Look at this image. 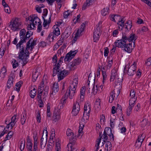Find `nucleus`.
Listing matches in <instances>:
<instances>
[{
	"mask_svg": "<svg viewBox=\"0 0 151 151\" xmlns=\"http://www.w3.org/2000/svg\"><path fill=\"white\" fill-rule=\"evenodd\" d=\"M78 78H74L72 81V85L69 86L68 94L69 95V98L71 99H73L75 93L76 87L78 84Z\"/></svg>",
	"mask_w": 151,
	"mask_h": 151,
	"instance_id": "obj_1",
	"label": "nucleus"
},
{
	"mask_svg": "<svg viewBox=\"0 0 151 151\" xmlns=\"http://www.w3.org/2000/svg\"><path fill=\"white\" fill-rule=\"evenodd\" d=\"M19 19L18 18H16L9 23V26L14 31H18L20 29V26L21 24V22H19Z\"/></svg>",
	"mask_w": 151,
	"mask_h": 151,
	"instance_id": "obj_2",
	"label": "nucleus"
},
{
	"mask_svg": "<svg viewBox=\"0 0 151 151\" xmlns=\"http://www.w3.org/2000/svg\"><path fill=\"white\" fill-rule=\"evenodd\" d=\"M122 38L121 39L116 40L115 42V43L116 44L118 43L117 47H124V45H126L127 41H129L128 37L124 32H122Z\"/></svg>",
	"mask_w": 151,
	"mask_h": 151,
	"instance_id": "obj_3",
	"label": "nucleus"
},
{
	"mask_svg": "<svg viewBox=\"0 0 151 151\" xmlns=\"http://www.w3.org/2000/svg\"><path fill=\"white\" fill-rule=\"evenodd\" d=\"M137 98H131L129 100V106L127 109V114L128 116H129L132 111V109L135 104V102L137 100Z\"/></svg>",
	"mask_w": 151,
	"mask_h": 151,
	"instance_id": "obj_4",
	"label": "nucleus"
},
{
	"mask_svg": "<svg viewBox=\"0 0 151 151\" xmlns=\"http://www.w3.org/2000/svg\"><path fill=\"white\" fill-rule=\"evenodd\" d=\"M99 24L93 32V40L94 42H96L99 40L101 34L100 32V29L99 27Z\"/></svg>",
	"mask_w": 151,
	"mask_h": 151,
	"instance_id": "obj_5",
	"label": "nucleus"
},
{
	"mask_svg": "<svg viewBox=\"0 0 151 151\" xmlns=\"http://www.w3.org/2000/svg\"><path fill=\"white\" fill-rule=\"evenodd\" d=\"M78 51L77 50L74 51L71 50L70 52L67 53L65 56L64 60L65 62L68 61L70 60L74 57L75 55L77 52Z\"/></svg>",
	"mask_w": 151,
	"mask_h": 151,
	"instance_id": "obj_6",
	"label": "nucleus"
},
{
	"mask_svg": "<svg viewBox=\"0 0 151 151\" xmlns=\"http://www.w3.org/2000/svg\"><path fill=\"white\" fill-rule=\"evenodd\" d=\"M80 105L77 101L74 103L72 113L75 116L77 115L80 110Z\"/></svg>",
	"mask_w": 151,
	"mask_h": 151,
	"instance_id": "obj_7",
	"label": "nucleus"
},
{
	"mask_svg": "<svg viewBox=\"0 0 151 151\" xmlns=\"http://www.w3.org/2000/svg\"><path fill=\"white\" fill-rule=\"evenodd\" d=\"M136 65V63L134 62L133 64L128 68L127 72L129 76H132L134 74L135 71H136L137 68Z\"/></svg>",
	"mask_w": 151,
	"mask_h": 151,
	"instance_id": "obj_8",
	"label": "nucleus"
},
{
	"mask_svg": "<svg viewBox=\"0 0 151 151\" xmlns=\"http://www.w3.org/2000/svg\"><path fill=\"white\" fill-rule=\"evenodd\" d=\"M52 91L50 93V95H55L56 93L59 91V86L58 82H55L53 84L52 87Z\"/></svg>",
	"mask_w": 151,
	"mask_h": 151,
	"instance_id": "obj_9",
	"label": "nucleus"
},
{
	"mask_svg": "<svg viewBox=\"0 0 151 151\" xmlns=\"http://www.w3.org/2000/svg\"><path fill=\"white\" fill-rule=\"evenodd\" d=\"M68 73L67 70H64L62 71L60 70V72L58 74V79L59 81L63 79L65 77Z\"/></svg>",
	"mask_w": 151,
	"mask_h": 151,
	"instance_id": "obj_10",
	"label": "nucleus"
},
{
	"mask_svg": "<svg viewBox=\"0 0 151 151\" xmlns=\"http://www.w3.org/2000/svg\"><path fill=\"white\" fill-rule=\"evenodd\" d=\"M52 28L54 29V31L53 32H51L49 34V36L54 35L56 37V36H58L60 34V29L58 27L55 25H54Z\"/></svg>",
	"mask_w": 151,
	"mask_h": 151,
	"instance_id": "obj_11",
	"label": "nucleus"
},
{
	"mask_svg": "<svg viewBox=\"0 0 151 151\" xmlns=\"http://www.w3.org/2000/svg\"><path fill=\"white\" fill-rule=\"evenodd\" d=\"M111 73L110 80V81H113L118 76L117 70L114 68L111 70Z\"/></svg>",
	"mask_w": 151,
	"mask_h": 151,
	"instance_id": "obj_12",
	"label": "nucleus"
},
{
	"mask_svg": "<svg viewBox=\"0 0 151 151\" xmlns=\"http://www.w3.org/2000/svg\"><path fill=\"white\" fill-rule=\"evenodd\" d=\"M60 109H58V110L56 111V109H55L54 111L52 119L55 122H56L58 121L60 119V113H59Z\"/></svg>",
	"mask_w": 151,
	"mask_h": 151,
	"instance_id": "obj_13",
	"label": "nucleus"
},
{
	"mask_svg": "<svg viewBox=\"0 0 151 151\" xmlns=\"http://www.w3.org/2000/svg\"><path fill=\"white\" fill-rule=\"evenodd\" d=\"M81 62V60L80 58H78L74 60L70 63V68H73L74 66L79 65Z\"/></svg>",
	"mask_w": 151,
	"mask_h": 151,
	"instance_id": "obj_14",
	"label": "nucleus"
},
{
	"mask_svg": "<svg viewBox=\"0 0 151 151\" xmlns=\"http://www.w3.org/2000/svg\"><path fill=\"white\" fill-rule=\"evenodd\" d=\"M132 43H126V45H124V47H119V48H124V50L127 52L128 53H131L132 50V48L131 47H132Z\"/></svg>",
	"mask_w": 151,
	"mask_h": 151,
	"instance_id": "obj_15",
	"label": "nucleus"
},
{
	"mask_svg": "<svg viewBox=\"0 0 151 151\" xmlns=\"http://www.w3.org/2000/svg\"><path fill=\"white\" fill-rule=\"evenodd\" d=\"M116 94L115 92L114 89L111 91V92L110 93V95L109 99V103H111L113 101L116 96V97L118 96L119 92L118 93V92Z\"/></svg>",
	"mask_w": 151,
	"mask_h": 151,
	"instance_id": "obj_16",
	"label": "nucleus"
},
{
	"mask_svg": "<svg viewBox=\"0 0 151 151\" xmlns=\"http://www.w3.org/2000/svg\"><path fill=\"white\" fill-rule=\"evenodd\" d=\"M125 28L126 29L125 32H129L132 26V21L131 20H129L125 23Z\"/></svg>",
	"mask_w": 151,
	"mask_h": 151,
	"instance_id": "obj_17",
	"label": "nucleus"
},
{
	"mask_svg": "<svg viewBox=\"0 0 151 151\" xmlns=\"http://www.w3.org/2000/svg\"><path fill=\"white\" fill-rule=\"evenodd\" d=\"M33 138L34 140L33 151H37V138L34 135L33 136Z\"/></svg>",
	"mask_w": 151,
	"mask_h": 151,
	"instance_id": "obj_18",
	"label": "nucleus"
},
{
	"mask_svg": "<svg viewBox=\"0 0 151 151\" xmlns=\"http://www.w3.org/2000/svg\"><path fill=\"white\" fill-rule=\"evenodd\" d=\"M33 34V32H32L31 34H30L29 32L28 31L26 32V34L25 35L24 37H21V39H22L26 42V40L29 39L31 36Z\"/></svg>",
	"mask_w": 151,
	"mask_h": 151,
	"instance_id": "obj_19",
	"label": "nucleus"
},
{
	"mask_svg": "<svg viewBox=\"0 0 151 151\" xmlns=\"http://www.w3.org/2000/svg\"><path fill=\"white\" fill-rule=\"evenodd\" d=\"M26 116L25 111L22 112L20 119V122L22 125H23L25 124L27 119Z\"/></svg>",
	"mask_w": 151,
	"mask_h": 151,
	"instance_id": "obj_20",
	"label": "nucleus"
},
{
	"mask_svg": "<svg viewBox=\"0 0 151 151\" xmlns=\"http://www.w3.org/2000/svg\"><path fill=\"white\" fill-rule=\"evenodd\" d=\"M7 71L6 68L5 66H3V67L1 68V73H0V77L2 76V77L1 78V80L2 81L4 78V77L5 76V73Z\"/></svg>",
	"mask_w": 151,
	"mask_h": 151,
	"instance_id": "obj_21",
	"label": "nucleus"
},
{
	"mask_svg": "<svg viewBox=\"0 0 151 151\" xmlns=\"http://www.w3.org/2000/svg\"><path fill=\"white\" fill-rule=\"evenodd\" d=\"M68 90L65 93V94L62 97V98L61 99L60 101V104H62V106L63 105H64L65 104L66 102V100L68 98V96H69V95L68 94V93L67 95V93Z\"/></svg>",
	"mask_w": 151,
	"mask_h": 151,
	"instance_id": "obj_22",
	"label": "nucleus"
},
{
	"mask_svg": "<svg viewBox=\"0 0 151 151\" xmlns=\"http://www.w3.org/2000/svg\"><path fill=\"white\" fill-rule=\"evenodd\" d=\"M129 42H131L133 41H135L137 39V37L135 34L131 33L128 36Z\"/></svg>",
	"mask_w": 151,
	"mask_h": 151,
	"instance_id": "obj_23",
	"label": "nucleus"
},
{
	"mask_svg": "<svg viewBox=\"0 0 151 151\" xmlns=\"http://www.w3.org/2000/svg\"><path fill=\"white\" fill-rule=\"evenodd\" d=\"M67 151H77L78 148L75 146L70 145V144H68L67 145Z\"/></svg>",
	"mask_w": 151,
	"mask_h": 151,
	"instance_id": "obj_24",
	"label": "nucleus"
},
{
	"mask_svg": "<svg viewBox=\"0 0 151 151\" xmlns=\"http://www.w3.org/2000/svg\"><path fill=\"white\" fill-rule=\"evenodd\" d=\"M27 57H24V56H22L21 57H18L17 58L22 61L23 63L22 65L24 66L28 62Z\"/></svg>",
	"mask_w": 151,
	"mask_h": 151,
	"instance_id": "obj_25",
	"label": "nucleus"
},
{
	"mask_svg": "<svg viewBox=\"0 0 151 151\" xmlns=\"http://www.w3.org/2000/svg\"><path fill=\"white\" fill-rule=\"evenodd\" d=\"M104 132L107 134L110 137L111 136V134H112L111 129L110 127H105Z\"/></svg>",
	"mask_w": 151,
	"mask_h": 151,
	"instance_id": "obj_26",
	"label": "nucleus"
},
{
	"mask_svg": "<svg viewBox=\"0 0 151 151\" xmlns=\"http://www.w3.org/2000/svg\"><path fill=\"white\" fill-rule=\"evenodd\" d=\"M88 107V109L89 111H88V113H90L91 111V105H90L89 104L88 102H86L84 106V113H86V112L87 110V107Z\"/></svg>",
	"mask_w": 151,
	"mask_h": 151,
	"instance_id": "obj_27",
	"label": "nucleus"
},
{
	"mask_svg": "<svg viewBox=\"0 0 151 151\" xmlns=\"http://www.w3.org/2000/svg\"><path fill=\"white\" fill-rule=\"evenodd\" d=\"M14 81V80H11L10 78H8L6 86L9 89L13 86Z\"/></svg>",
	"mask_w": 151,
	"mask_h": 151,
	"instance_id": "obj_28",
	"label": "nucleus"
},
{
	"mask_svg": "<svg viewBox=\"0 0 151 151\" xmlns=\"http://www.w3.org/2000/svg\"><path fill=\"white\" fill-rule=\"evenodd\" d=\"M125 17H123V18L120 19V20H119L118 22V24H119V25L122 27L121 30H122L123 28L124 27L125 24H124L125 22Z\"/></svg>",
	"mask_w": 151,
	"mask_h": 151,
	"instance_id": "obj_29",
	"label": "nucleus"
},
{
	"mask_svg": "<svg viewBox=\"0 0 151 151\" xmlns=\"http://www.w3.org/2000/svg\"><path fill=\"white\" fill-rule=\"evenodd\" d=\"M85 24L83 23L81 26L80 28L78 29L76 32H78V34L80 35L84 30L85 27Z\"/></svg>",
	"mask_w": 151,
	"mask_h": 151,
	"instance_id": "obj_30",
	"label": "nucleus"
},
{
	"mask_svg": "<svg viewBox=\"0 0 151 151\" xmlns=\"http://www.w3.org/2000/svg\"><path fill=\"white\" fill-rule=\"evenodd\" d=\"M37 90L35 88H34L32 90H31L30 92V95L32 98H34L35 96L36 95Z\"/></svg>",
	"mask_w": 151,
	"mask_h": 151,
	"instance_id": "obj_31",
	"label": "nucleus"
},
{
	"mask_svg": "<svg viewBox=\"0 0 151 151\" xmlns=\"http://www.w3.org/2000/svg\"><path fill=\"white\" fill-rule=\"evenodd\" d=\"M95 76H96V75H95V78L94 79V84L93 85H92L93 86H92V93H93L94 94L96 93L97 92V91L98 90V85H96V91H95V90L94 83H95Z\"/></svg>",
	"mask_w": 151,
	"mask_h": 151,
	"instance_id": "obj_32",
	"label": "nucleus"
},
{
	"mask_svg": "<svg viewBox=\"0 0 151 151\" xmlns=\"http://www.w3.org/2000/svg\"><path fill=\"white\" fill-rule=\"evenodd\" d=\"M39 76V73L35 72L33 74L32 76V81L33 82H35L38 76Z\"/></svg>",
	"mask_w": 151,
	"mask_h": 151,
	"instance_id": "obj_33",
	"label": "nucleus"
},
{
	"mask_svg": "<svg viewBox=\"0 0 151 151\" xmlns=\"http://www.w3.org/2000/svg\"><path fill=\"white\" fill-rule=\"evenodd\" d=\"M24 47L22 46L21 48H19V51L18 53L19 55L18 57H21L22 56H24Z\"/></svg>",
	"mask_w": 151,
	"mask_h": 151,
	"instance_id": "obj_34",
	"label": "nucleus"
},
{
	"mask_svg": "<svg viewBox=\"0 0 151 151\" xmlns=\"http://www.w3.org/2000/svg\"><path fill=\"white\" fill-rule=\"evenodd\" d=\"M14 133L13 131H10L8 133L7 135L5 137L4 141H5L6 140L10 139L12 137V136L13 135Z\"/></svg>",
	"mask_w": 151,
	"mask_h": 151,
	"instance_id": "obj_35",
	"label": "nucleus"
},
{
	"mask_svg": "<svg viewBox=\"0 0 151 151\" xmlns=\"http://www.w3.org/2000/svg\"><path fill=\"white\" fill-rule=\"evenodd\" d=\"M76 142V138L75 137H71V138L70 139L69 143L68 144H70V145L72 146H75V143Z\"/></svg>",
	"mask_w": 151,
	"mask_h": 151,
	"instance_id": "obj_36",
	"label": "nucleus"
},
{
	"mask_svg": "<svg viewBox=\"0 0 151 151\" xmlns=\"http://www.w3.org/2000/svg\"><path fill=\"white\" fill-rule=\"evenodd\" d=\"M100 102V100L99 99H97L96 100L94 104V107L97 108L98 109H99L101 108Z\"/></svg>",
	"mask_w": 151,
	"mask_h": 151,
	"instance_id": "obj_37",
	"label": "nucleus"
},
{
	"mask_svg": "<svg viewBox=\"0 0 151 151\" xmlns=\"http://www.w3.org/2000/svg\"><path fill=\"white\" fill-rule=\"evenodd\" d=\"M109 8L108 7L104 8L101 11V14L103 16H105L108 14V11Z\"/></svg>",
	"mask_w": 151,
	"mask_h": 151,
	"instance_id": "obj_38",
	"label": "nucleus"
},
{
	"mask_svg": "<svg viewBox=\"0 0 151 151\" xmlns=\"http://www.w3.org/2000/svg\"><path fill=\"white\" fill-rule=\"evenodd\" d=\"M49 34L48 35V37H47L46 40H47L50 43L51 42H53V41L55 39V38L56 39V37L54 35H52V36H50V37L49 36Z\"/></svg>",
	"mask_w": 151,
	"mask_h": 151,
	"instance_id": "obj_39",
	"label": "nucleus"
},
{
	"mask_svg": "<svg viewBox=\"0 0 151 151\" xmlns=\"http://www.w3.org/2000/svg\"><path fill=\"white\" fill-rule=\"evenodd\" d=\"M100 123L101 124H105V116L104 114H102L100 116Z\"/></svg>",
	"mask_w": 151,
	"mask_h": 151,
	"instance_id": "obj_40",
	"label": "nucleus"
},
{
	"mask_svg": "<svg viewBox=\"0 0 151 151\" xmlns=\"http://www.w3.org/2000/svg\"><path fill=\"white\" fill-rule=\"evenodd\" d=\"M122 110L121 106L119 104H117V106L116 109V112H118L119 114L122 115Z\"/></svg>",
	"mask_w": 151,
	"mask_h": 151,
	"instance_id": "obj_41",
	"label": "nucleus"
},
{
	"mask_svg": "<svg viewBox=\"0 0 151 151\" xmlns=\"http://www.w3.org/2000/svg\"><path fill=\"white\" fill-rule=\"evenodd\" d=\"M81 16V15L79 14L76 17H74L73 18L74 19L73 20V21L74 22V24H76V22L80 21V19Z\"/></svg>",
	"mask_w": 151,
	"mask_h": 151,
	"instance_id": "obj_42",
	"label": "nucleus"
},
{
	"mask_svg": "<svg viewBox=\"0 0 151 151\" xmlns=\"http://www.w3.org/2000/svg\"><path fill=\"white\" fill-rule=\"evenodd\" d=\"M26 31L25 29H22L19 32V36L20 37V39H21V37H24L25 36V34L26 33Z\"/></svg>",
	"mask_w": 151,
	"mask_h": 151,
	"instance_id": "obj_43",
	"label": "nucleus"
},
{
	"mask_svg": "<svg viewBox=\"0 0 151 151\" xmlns=\"http://www.w3.org/2000/svg\"><path fill=\"white\" fill-rule=\"evenodd\" d=\"M66 134L68 136L72 135V136L73 137L74 136V133L72 132V131L69 128H68L67 130Z\"/></svg>",
	"mask_w": 151,
	"mask_h": 151,
	"instance_id": "obj_44",
	"label": "nucleus"
},
{
	"mask_svg": "<svg viewBox=\"0 0 151 151\" xmlns=\"http://www.w3.org/2000/svg\"><path fill=\"white\" fill-rule=\"evenodd\" d=\"M24 141V143L23 141H21L20 142V150L21 151H23L25 147V139H23Z\"/></svg>",
	"mask_w": 151,
	"mask_h": 151,
	"instance_id": "obj_45",
	"label": "nucleus"
},
{
	"mask_svg": "<svg viewBox=\"0 0 151 151\" xmlns=\"http://www.w3.org/2000/svg\"><path fill=\"white\" fill-rule=\"evenodd\" d=\"M33 144L32 143L27 144L26 148L28 151H32Z\"/></svg>",
	"mask_w": 151,
	"mask_h": 151,
	"instance_id": "obj_46",
	"label": "nucleus"
},
{
	"mask_svg": "<svg viewBox=\"0 0 151 151\" xmlns=\"http://www.w3.org/2000/svg\"><path fill=\"white\" fill-rule=\"evenodd\" d=\"M12 66L13 68H16L19 65L18 62L14 59H13L12 61Z\"/></svg>",
	"mask_w": 151,
	"mask_h": 151,
	"instance_id": "obj_47",
	"label": "nucleus"
},
{
	"mask_svg": "<svg viewBox=\"0 0 151 151\" xmlns=\"http://www.w3.org/2000/svg\"><path fill=\"white\" fill-rule=\"evenodd\" d=\"M55 68H53L52 76L54 77L55 76L56 74L58 75V73L60 72V70H57Z\"/></svg>",
	"mask_w": 151,
	"mask_h": 151,
	"instance_id": "obj_48",
	"label": "nucleus"
},
{
	"mask_svg": "<svg viewBox=\"0 0 151 151\" xmlns=\"http://www.w3.org/2000/svg\"><path fill=\"white\" fill-rule=\"evenodd\" d=\"M36 41L37 39L35 40V39H34L31 42V44L29 45L30 47H31V49H30L31 50H32L34 48V46L36 45Z\"/></svg>",
	"mask_w": 151,
	"mask_h": 151,
	"instance_id": "obj_49",
	"label": "nucleus"
},
{
	"mask_svg": "<svg viewBox=\"0 0 151 151\" xmlns=\"http://www.w3.org/2000/svg\"><path fill=\"white\" fill-rule=\"evenodd\" d=\"M24 42H25L22 39H21V40L19 42L18 44H16V48L17 49H18L19 47V48L22 47L21 45Z\"/></svg>",
	"mask_w": 151,
	"mask_h": 151,
	"instance_id": "obj_50",
	"label": "nucleus"
},
{
	"mask_svg": "<svg viewBox=\"0 0 151 151\" xmlns=\"http://www.w3.org/2000/svg\"><path fill=\"white\" fill-rule=\"evenodd\" d=\"M86 114H85V113H84L83 114V116L82 118V119H83L84 120H85V119L84 117H85V119L86 120H88L89 119V113H86Z\"/></svg>",
	"mask_w": 151,
	"mask_h": 151,
	"instance_id": "obj_51",
	"label": "nucleus"
},
{
	"mask_svg": "<svg viewBox=\"0 0 151 151\" xmlns=\"http://www.w3.org/2000/svg\"><path fill=\"white\" fill-rule=\"evenodd\" d=\"M48 90H49V86H46L44 88V91H45V93H44V95H43V96H42V98H43V99H44V98L45 97V95L46 94L47 95V94H48Z\"/></svg>",
	"mask_w": 151,
	"mask_h": 151,
	"instance_id": "obj_52",
	"label": "nucleus"
},
{
	"mask_svg": "<svg viewBox=\"0 0 151 151\" xmlns=\"http://www.w3.org/2000/svg\"><path fill=\"white\" fill-rule=\"evenodd\" d=\"M102 73L103 76V82H104V81L106 80L107 78V75L106 74V71H104V70H102Z\"/></svg>",
	"mask_w": 151,
	"mask_h": 151,
	"instance_id": "obj_53",
	"label": "nucleus"
},
{
	"mask_svg": "<svg viewBox=\"0 0 151 151\" xmlns=\"http://www.w3.org/2000/svg\"><path fill=\"white\" fill-rule=\"evenodd\" d=\"M110 19L112 21L114 22H116L114 18H116V17H120V16L118 15H110Z\"/></svg>",
	"mask_w": 151,
	"mask_h": 151,
	"instance_id": "obj_54",
	"label": "nucleus"
},
{
	"mask_svg": "<svg viewBox=\"0 0 151 151\" xmlns=\"http://www.w3.org/2000/svg\"><path fill=\"white\" fill-rule=\"evenodd\" d=\"M146 4L148 6L151 7V0H141Z\"/></svg>",
	"mask_w": 151,
	"mask_h": 151,
	"instance_id": "obj_55",
	"label": "nucleus"
},
{
	"mask_svg": "<svg viewBox=\"0 0 151 151\" xmlns=\"http://www.w3.org/2000/svg\"><path fill=\"white\" fill-rule=\"evenodd\" d=\"M52 132L51 133V134L50 136V137L49 140H53V137L55 136V130L54 129H52L51 131Z\"/></svg>",
	"mask_w": 151,
	"mask_h": 151,
	"instance_id": "obj_56",
	"label": "nucleus"
},
{
	"mask_svg": "<svg viewBox=\"0 0 151 151\" xmlns=\"http://www.w3.org/2000/svg\"><path fill=\"white\" fill-rule=\"evenodd\" d=\"M70 13L69 12V11L68 10L67 11H65L63 13V17L64 18H67L68 16L70 15Z\"/></svg>",
	"mask_w": 151,
	"mask_h": 151,
	"instance_id": "obj_57",
	"label": "nucleus"
},
{
	"mask_svg": "<svg viewBox=\"0 0 151 151\" xmlns=\"http://www.w3.org/2000/svg\"><path fill=\"white\" fill-rule=\"evenodd\" d=\"M41 116L40 114V113L39 111H38V112L37 113V121L39 123L40 122L41 120Z\"/></svg>",
	"mask_w": 151,
	"mask_h": 151,
	"instance_id": "obj_58",
	"label": "nucleus"
},
{
	"mask_svg": "<svg viewBox=\"0 0 151 151\" xmlns=\"http://www.w3.org/2000/svg\"><path fill=\"white\" fill-rule=\"evenodd\" d=\"M109 52V49L107 47H106L104 48V55L105 57L107 56Z\"/></svg>",
	"mask_w": 151,
	"mask_h": 151,
	"instance_id": "obj_59",
	"label": "nucleus"
},
{
	"mask_svg": "<svg viewBox=\"0 0 151 151\" xmlns=\"http://www.w3.org/2000/svg\"><path fill=\"white\" fill-rule=\"evenodd\" d=\"M55 63L56 64L54 65L55 66L54 68H56L57 70H60V63H59V62H58V63Z\"/></svg>",
	"mask_w": 151,
	"mask_h": 151,
	"instance_id": "obj_60",
	"label": "nucleus"
},
{
	"mask_svg": "<svg viewBox=\"0 0 151 151\" xmlns=\"http://www.w3.org/2000/svg\"><path fill=\"white\" fill-rule=\"evenodd\" d=\"M42 93H41V92L40 93H37V100L38 101V102H39L40 101V99H42Z\"/></svg>",
	"mask_w": 151,
	"mask_h": 151,
	"instance_id": "obj_61",
	"label": "nucleus"
},
{
	"mask_svg": "<svg viewBox=\"0 0 151 151\" xmlns=\"http://www.w3.org/2000/svg\"><path fill=\"white\" fill-rule=\"evenodd\" d=\"M86 87L84 86L82 87L81 89V91H80V94L82 95L85 94L86 91Z\"/></svg>",
	"mask_w": 151,
	"mask_h": 151,
	"instance_id": "obj_62",
	"label": "nucleus"
},
{
	"mask_svg": "<svg viewBox=\"0 0 151 151\" xmlns=\"http://www.w3.org/2000/svg\"><path fill=\"white\" fill-rule=\"evenodd\" d=\"M135 91L134 90H132L130 93V96H131V98H135Z\"/></svg>",
	"mask_w": 151,
	"mask_h": 151,
	"instance_id": "obj_63",
	"label": "nucleus"
},
{
	"mask_svg": "<svg viewBox=\"0 0 151 151\" xmlns=\"http://www.w3.org/2000/svg\"><path fill=\"white\" fill-rule=\"evenodd\" d=\"M60 143L58 142L56 143V151H60Z\"/></svg>",
	"mask_w": 151,
	"mask_h": 151,
	"instance_id": "obj_64",
	"label": "nucleus"
}]
</instances>
